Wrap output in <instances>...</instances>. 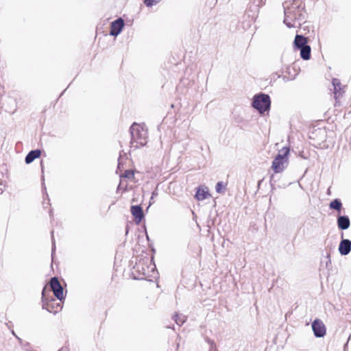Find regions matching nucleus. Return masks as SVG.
<instances>
[{
    "instance_id": "25",
    "label": "nucleus",
    "mask_w": 351,
    "mask_h": 351,
    "mask_svg": "<svg viewBox=\"0 0 351 351\" xmlns=\"http://www.w3.org/2000/svg\"><path fill=\"white\" fill-rule=\"evenodd\" d=\"M282 77L285 82H288L289 80V78L287 75H282Z\"/></svg>"
},
{
    "instance_id": "9",
    "label": "nucleus",
    "mask_w": 351,
    "mask_h": 351,
    "mask_svg": "<svg viewBox=\"0 0 351 351\" xmlns=\"http://www.w3.org/2000/svg\"><path fill=\"white\" fill-rule=\"evenodd\" d=\"M343 233H341V238H343ZM351 251V241L348 239H342L339 245V252L343 255H348Z\"/></svg>"
},
{
    "instance_id": "10",
    "label": "nucleus",
    "mask_w": 351,
    "mask_h": 351,
    "mask_svg": "<svg viewBox=\"0 0 351 351\" xmlns=\"http://www.w3.org/2000/svg\"><path fill=\"white\" fill-rule=\"evenodd\" d=\"M130 211L132 216L134 217L136 223H140L142 219L144 218V213L142 207L140 205L132 206L130 208Z\"/></svg>"
},
{
    "instance_id": "18",
    "label": "nucleus",
    "mask_w": 351,
    "mask_h": 351,
    "mask_svg": "<svg viewBox=\"0 0 351 351\" xmlns=\"http://www.w3.org/2000/svg\"><path fill=\"white\" fill-rule=\"evenodd\" d=\"M173 319L178 326H182L185 322L186 317L184 315L176 314L173 317Z\"/></svg>"
},
{
    "instance_id": "7",
    "label": "nucleus",
    "mask_w": 351,
    "mask_h": 351,
    "mask_svg": "<svg viewBox=\"0 0 351 351\" xmlns=\"http://www.w3.org/2000/svg\"><path fill=\"white\" fill-rule=\"evenodd\" d=\"M124 25V20L121 17L112 21L110 24V35L113 36H118L121 32Z\"/></svg>"
},
{
    "instance_id": "22",
    "label": "nucleus",
    "mask_w": 351,
    "mask_h": 351,
    "mask_svg": "<svg viewBox=\"0 0 351 351\" xmlns=\"http://www.w3.org/2000/svg\"><path fill=\"white\" fill-rule=\"evenodd\" d=\"M51 240H52V249H51V256H53V254L56 250V245H55V240L53 238V231H51Z\"/></svg>"
},
{
    "instance_id": "23",
    "label": "nucleus",
    "mask_w": 351,
    "mask_h": 351,
    "mask_svg": "<svg viewBox=\"0 0 351 351\" xmlns=\"http://www.w3.org/2000/svg\"><path fill=\"white\" fill-rule=\"evenodd\" d=\"M208 343L210 344V351H216V346L215 343L213 341H208Z\"/></svg>"
},
{
    "instance_id": "28",
    "label": "nucleus",
    "mask_w": 351,
    "mask_h": 351,
    "mask_svg": "<svg viewBox=\"0 0 351 351\" xmlns=\"http://www.w3.org/2000/svg\"><path fill=\"white\" fill-rule=\"evenodd\" d=\"M276 74L278 75V78H279V77H280L282 76V75H281V74L278 73V72H276Z\"/></svg>"
},
{
    "instance_id": "27",
    "label": "nucleus",
    "mask_w": 351,
    "mask_h": 351,
    "mask_svg": "<svg viewBox=\"0 0 351 351\" xmlns=\"http://www.w3.org/2000/svg\"><path fill=\"white\" fill-rule=\"evenodd\" d=\"M59 351H66V348H62Z\"/></svg>"
},
{
    "instance_id": "11",
    "label": "nucleus",
    "mask_w": 351,
    "mask_h": 351,
    "mask_svg": "<svg viewBox=\"0 0 351 351\" xmlns=\"http://www.w3.org/2000/svg\"><path fill=\"white\" fill-rule=\"evenodd\" d=\"M308 45V38L303 35L296 34L293 41V46L295 49L300 50Z\"/></svg>"
},
{
    "instance_id": "24",
    "label": "nucleus",
    "mask_w": 351,
    "mask_h": 351,
    "mask_svg": "<svg viewBox=\"0 0 351 351\" xmlns=\"http://www.w3.org/2000/svg\"><path fill=\"white\" fill-rule=\"evenodd\" d=\"M285 69H286V72L289 73V67L288 66H283L280 71L281 74H282L285 72Z\"/></svg>"
},
{
    "instance_id": "6",
    "label": "nucleus",
    "mask_w": 351,
    "mask_h": 351,
    "mask_svg": "<svg viewBox=\"0 0 351 351\" xmlns=\"http://www.w3.org/2000/svg\"><path fill=\"white\" fill-rule=\"evenodd\" d=\"M312 330L316 337H323L326 332V328L323 322L319 319H315L312 322Z\"/></svg>"
},
{
    "instance_id": "29",
    "label": "nucleus",
    "mask_w": 351,
    "mask_h": 351,
    "mask_svg": "<svg viewBox=\"0 0 351 351\" xmlns=\"http://www.w3.org/2000/svg\"><path fill=\"white\" fill-rule=\"evenodd\" d=\"M41 169H42V171L43 172V166L42 163H41Z\"/></svg>"
},
{
    "instance_id": "20",
    "label": "nucleus",
    "mask_w": 351,
    "mask_h": 351,
    "mask_svg": "<svg viewBox=\"0 0 351 351\" xmlns=\"http://www.w3.org/2000/svg\"><path fill=\"white\" fill-rule=\"evenodd\" d=\"M134 176V173L131 170H126V171H125L124 173L122 176L123 178H128V179L133 178Z\"/></svg>"
},
{
    "instance_id": "3",
    "label": "nucleus",
    "mask_w": 351,
    "mask_h": 351,
    "mask_svg": "<svg viewBox=\"0 0 351 351\" xmlns=\"http://www.w3.org/2000/svg\"><path fill=\"white\" fill-rule=\"evenodd\" d=\"M289 147H284L279 150L278 154L274 158L271 168L276 173L282 172L288 165V156L289 154Z\"/></svg>"
},
{
    "instance_id": "21",
    "label": "nucleus",
    "mask_w": 351,
    "mask_h": 351,
    "mask_svg": "<svg viewBox=\"0 0 351 351\" xmlns=\"http://www.w3.org/2000/svg\"><path fill=\"white\" fill-rule=\"evenodd\" d=\"M161 0H144V3L147 7H151L154 4L159 3Z\"/></svg>"
},
{
    "instance_id": "26",
    "label": "nucleus",
    "mask_w": 351,
    "mask_h": 351,
    "mask_svg": "<svg viewBox=\"0 0 351 351\" xmlns=\"http://www.w3.org/2000/svg\"><path fill=\"white\" fill-rule=\"evenodd\" d=\"M158 195V193L156 192V191H154L152 193V196L151 197V199H153L154 196H156Z\"/></svg>"
},
{
    "instance_id": "19",
    "label": "nucleus",
    "mask_w": 351,
    "mask_h": 351,
    "mask_svg": "<svg viewBox=\"0 0 351 351\" xmlns=\"http://www.w3.org/2000/svg\"><path fill=\"white\" fill-rule=\"evenodd\" d=\"M226 189V184L223 182H218L215 186V190L218 193H223Z\"/></svg>"
},
{
    "instance_id": "13",
    "label": "nucleus",
    "mask_w": 351,
    "mask_h": 351,
    "mask_svg": "<svg viewBox=\"0 0 351 351\" xmlns=\"http://www.w3.org/2000/svg\"><path fill=\"white\" fill-rule=\"evenodd\" d=\"M41 154V151L40 149H34L30 151L27 156H25V161L26 164H30L35 159L39 158Z\"/></svg>"
},
{
    "instance_id": "5",
    "label": "nucleus",
    "mask_w": 351,
    "mask_h": 351,
    "mask_svg": "<svg viewBox=\"0 0 351 351\" xmlns=\"http://www.w3.org/2000/svg\"><path fill=\"white\" fill-rule=\"evenodd\" d=\"M49 286L54 296L59 300L64 299L63 287L57 277H53L49 281Z\"/></svg>"
},
{
    "instance_id": "16",
    "label": "nucleus",
    "mask_w": 351,
    "mask_h": 351,
    "mask_svg": "<svg viewBox=\"0 0 351 351\" xmlns=\"http://www.w3.org/2000/svg\"><path fill=\"white\" fill-rule=\"evenodd\" d=\"M329 207L330 209H333L340 212L342 208V203L340 199H335L332 202H330Z\"/></svg>"
},
{
    "instance_id": "12",
    "label": "nucleus",
    "mask_w": 351,
    "mask_h": 351,
    "mask_svg": "<svg viewBox=\"0 0 351 351\" xmlns=\"http://www.w3.org/2000/svg\"><path fill=\"white\" fill-rule=\"evenodd\" d=\"M337 223L339 229L345 230L350 226V220L347 215H338Z\"/></svg>"
},
{
    "instance_id": "14",
    "label": "nucleus",
    "mask_w": 351,
    "mask_h": 351,
    "mask_svg": "<svg viewBox=\"0 0 351 351\" xmlns=\"http://www.w3.org/2000/svg\"><path fill=\"white\" fill-rule=\"evenodd\" d=\"M332 84L334 88L333 93L335 99H337L341 95V90H342V86L340 80L337 78H333Z\"/></svg>"
},
{
    "instance_id": "8",
    "label": "nucleus",
    "mask_w": 351,
    "mask_h": 351,
    "mask_svg": "<svg viewBox=\"0 0 351 351\" xmlns=\"http://www.w3.org/2000/svg\"><path fill=\"white\" fill-rule=\"evenodd\" d=\"M47 287H44L42 291V302H43V308L46 309L49 312H52V309L53 308V306L52 304H51V302H54L55 299L51 297L49 298L47 295ZM49 292V291H48Z\"/></svg>"
},
{
    "instance_id": "4",
    "label": "nucleus",
    "mask_w": 351,
    "mask_h": 351,
    "mask_svg": "<svg viewBox=\"0 0 351 351\" xmlns=\"http://www.w3.org/2000/svg\"><path fill=\"white\" fill-rule=\"evenodd\" d=\"M271 100L268 95L259 93L253 97L252 106L258 110L260 114H264L270 109Z\"/></svg>"
},
{
    "instance_id": "1",
    "label": "nucleus",
    "mask_w": 351,
    "mask_h": 351,
    "mask_svg": "<svg viewBox=\"0 0 351 351\" xmlns=\"http://www.w3.org/2000/svg\"><path fill=\"white\" fill-rule=\"evenodd\" d=\"M285 19L283 23L289 28L295 27L296 23L301 27L306 23V13L304 5L300 0L285 1L283 3Z\"/></svg>"
},
{
    "instance_id": "17",
    "label": "nucleus",
    "mask_w": 351,
    "mask_h": 351,
    "mask_svg": "<svg viewBox=\"0 0 351 351\" xmlns=\"http://www.w3.org/2000/svg\"><path fill=\"white\" fill-rule=\"evenodd\" d=\"M208 195V191L203 189H198L195 194V197L197 200L202 201L205 199Z\"/></svg>"
},
{
    "instance_id": "2",
    "label": "nucleus",
    "mask_w": 351,
    "mask_h": 351,
    "mask_svg": "<svg viewBox=\"0 0 351 351\" xmlns=\"http://www.w3.org/2000/svg\"><path fill=\"white\" fill-rule=\"evenodd\" d=\"M131 134V146L138 148L144 146L147 143V130L143 126L134 123L130 129Z\"/></svg>"
},
{
    "instance_id": "15",
    "label": "nucleus",
    "mask_w": 351,
    "mask_h": 351,
    "mask_svg": "<svg viewBox=\"0 0 351 351\" xmlns=\"http://www.w3.org/2000/svg\"><path fill=\"white\" fill-rule=\"evenodd\" d=\"M300 57L303 60H308L311 58V49L309 45H307L305 47L300 49Z\"/></svg>"
}]
</instances>
